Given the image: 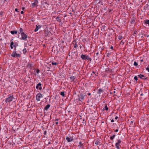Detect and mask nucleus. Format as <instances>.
I'll return each instance as SVG.
<instances>
[{
  "label": "nucleus",
  "mask_w": 149,
  "mask_h": 149,
  "mask_svg": "<svg viewBox=\"0 0 149 149\" xmlns=\"http://www.w3.org/2000/svg\"><path fill=\"white\" fill-rule=\"evenodd\" d=\"M90 60V61H91V59L89 58V56H86V60Z\"/></svg>",
  "instance_id": "20"
},
{
  "label": "nucleus",
  "mask_w": 149,
  "mask_h": 149,
  "mask_svg": "<svg viewBox=\"0 0 149 149\" xmlns=\"http://www.w3.org/2000/svg\"><path fill=\"white\" fill-rule=\"evenodd\" d=\"M100 143L98 140H97L95 141V144L97 145H99L100 144Z\"/></svg>",
  "instance_id": "17"
},
{
  "label": "nucleus",
  "mask_w": 149,
  "mask_h": 149,
  "mask_svg": "<svg viewBox=\"0 0 149 149\" xmlns=\"http://www.w3.org/2000/svg\"><path fill=\"white\" fill-rule=\"evenodd\" d=\"M118 118V117L117 116H116L115 118V119L116 120H117V118Z\"/></svg>",
  "instance_id": "40"
},
{
  "label": "nucleus",
  "mask_w": 149,
  "mask_h": 149,
  "mask_svg": "<svg viewBox=\"0 0 149 149\" xmlns=\"http://www.w3.org/2000/svg\"><path fill=\"white\" fill-rule=\"evenodd\" d=\"M50 107V105L49 104H47V105L44 108V110L47 111L48 109Z\"/></svg>",
  "instance_id": "11"
},
{
  "label": "nucleus",
  "mask_w": 149,
  "mask_h": 149,
  "mask_svg": "<svg viewBox=\"0 0 149 149\" xmlns=\"http://www.w3.org/2000/svg\"><path fill=\"white\" fill-rule=\"evenodd\" d=\"M78 46V45L76 44H75L74 46V48H76Z\"/></svg>",
  "instance_id": "31"
},
{
  "label": "nucleus",
  "mask_w": 149,
  "mask_h": 149,
  "mask_svg": "<svg viewBox=\"0 0 149 149\" xmlns=\"http://www.w3.org/2000/svg\"><path fill=\"white\" fill-rule=\"evenodd\" d=\"M146 70H147L148 72H149V68L147 67L146 68Z\"/></svg>",
  "instance_id": "32"
},
{
  "label": "nucleus",
  "mask_w": 149,
  "mask_h": 149,
  "mask_svg": "<svg viewBox=\"0 0 149 149\" xmlns=\"http://www.w3.org/2000/svg\"><path fill=\"white\" fill-rule=\"evenodd\" d=\"M116 135L114 134L112 136H110V139L111 140H113L115 138Z\"/></svg>",
  "instance_id": "18"
},
{
  "label": "nucleus",
  "mask_w": 149,
  "mask_h": 149,
  "mask_svg": "<svg viewBox=\"0 0 149 149\" xmlns=\"http://www.w3.org/2000/svg\"><path fill=\"white\" fill-rule=\"evenodd\" d=\"M28 66L29 67H31V64H29V65H28Z\"/></svg>",
  "instance_id": "43"
},
{
  "label": "nucleus",
  "mask_w": 149,
  "mask_h": 149,
  "mask_svg": "<svg viewBox=\"0 0 149 149\" xmlns=\"http://www.w3.org/2000/svg\"><path fill=\"white\" fill-rule=\"evenodd\" d=\"M21 36L22 38V39L23 40H26L27 37V35L24 32L21 33Z\"/></svg>",
  "instance_id": "3"
},
{
  "label": "nucleus",
  "mask_w": 149,
  "mask_h": 149,
  "mask_svg": "<svg viewBox=\"0 0 149 149\" xmlns=\"http://www.w3.org/2000/svg\"><path fill=\"white\" fill-rule=\"evenodd\" d=\"M141 62H142V61H143V60H141Z\"/></svg>",
  "instance_id": "51"
},
{
  "label": "nucleus",
  "mask_w": 149,
  "mask_h": 149,
  "mask_svg": "<svg viewBox=\"0 0 149 149\" xmlns=\"http://www.w3.org/2000/svg\"><path fill=\"white\" fill-rule=\"evenodd\" d=\"M103 92V91L101 89H99L98 90L97 93L98 94H100Z\"/></svg>",
  "instance_id": "16"
},
{
  "label": "nucleus",
  "mask_w": 149,
  "mask_h": 149,
  "mask_svg": "<svg viewBox=\"0 0 149 149\" xmlns=\"http://www.w3.org/2000/svg\"><path fill=\"white\" fill-rule=\"evenodd\" d=\"M84 99V97L82 95L81 96V99L82 100H83V99Z\"/></svg>",
  "instance_id": "34"
},
{
  "label": "nucleus",
  "mask_w": 149,
  "mask_h": 149,
  "mask_svg": "<svg viewBox=\"0 0 149 149\" xmlns=\"http://www.w3.org/2000/svg\"><path fill=\"white\" fill-rule=\"evenodd\" d=\"M60 95L63 97H64L65 96V93L64 92H62L60 93Z\"/></svg>",
  "instance_id": "22"
},
{
  "label": "nucleus",
  "mask_w": 149,
  "mask_h": 149,
  "mask_svg": "<svg viewBox=\"0 0 149 149\" xmlns=\"http://www.w3.org/2000/svg\"><path fill=\"white\" fill-rule=\"evenodd\" d=\"M123 38V36L121 35H119L118 36V39L119 40H121Z\"/></svg>",
  "instance_id": "24"
},
{
  "label": "nucleus",
  "mask_w": 149,
  "mask_h": 149,
  "mask_svg": "<svg viewBox=\"0 0 149 149\" xmlns=\"http://www.w3.org/2000/svg\"><path fill=\"white\" fill-rule=\"evenodd\" d=\"M124 43V42L122 40L121 41V42H120V44L122 45H123Z\"/></svg>",
  "instance_id": "29"
},
{
  "label": "nucleus",
  "mask_w": 149,
  "mask_h": 149,
  "mask_svg": "<svg viewBox=\"0 0 149 149\" xmlns=\"http://www.w3.org/2000/svg\"><path fill=\"white\" fill-rule=\"evenodd\" d=\"M49 33V32L48 31L45 30L44 32V34L45 36H47Z\"/></svg>",
  "instance_id": "12"
},
{
  "label": "nucleus",
  "mask_w": 149,
  "mask_h": 149,
  "mask_svg": "<svg viewBox=\"0 0 149 149\" xmlns=\"http://www.w3.org/2000/svg\"><path fill=\"white\" fill-rule=\"evenodd\" d=\"M145 23L146 24H148L149 26V20H145Z\"/></svg>",
  "instance_id": "21"
},
{
  "label": "nucleus",
  "mask_w": 149,
  "mask_h": 149,
  "mask_svg": "<svg viewBox=\"0 0 149 149\" xmlns=\"http://www.w3.org/2000/svg\"><path fill=\"white\" fill-rule=\"evenodd\" d=\"M141 95V96H142V95H143V93H141V95Z\"/></svg>",
  "instance_id": "49"
},
{
  "label": "nucleus",
  "mask_w": 149,
  "mask_h": 149,
  "mask_svg": "<svg viewBox=\"0 0 149 149\" xmlns=\"http://www.w3.org/2000/svg\"><path fill=\"white\" fill-rule=\"evenodd\" d=\"M43 97L41 93H38L36 96V100L37 101H39L40 100V99Z\"/></svg>",
  "instance_id": "2"
},
{
  "label": "nucleus",
  "mask_w": 149,
  "mask_h": 149,
  "mask_svg": "<svg viewBox=\"0 0 149 149\" xmlns=\"http://www.w3.org/2000/svg\"><path fill=\"white\" fill-rule=\"evenodd\" d=\"M88 95H91V93H88Z\"/></svg>",
  "instance_id": "47"
},
{
  "label": "nucleus",
  "mask_w": 149,
  "mask_h": 149,
  "mask_svg": "<svg viewBox=\"0 0 149 149\" xmlns=\"http://www.w3.org/2000/svg\"><path fill=\"white\" fill-rule=\"evenodd\" d=\"M10 47L11 49H13V45H10Z\"/></svg>",
  "instance_id": "42"
},
{
  "label": "nucleus",
  "mask_w": 149,
  "mask_h": 149,
  "mask_svg": "<svg viewBox=\"0 0 149 149\" xmlns=\"http://www.w3.org/2000/svg\"><path fill=\"white\" fill-rule=\"evenodd\" d=\"M104 108L105 109V110L106 111L108 110V108L107 106V105L105 106Z\"/></svg>",
  "instance_id": "26"
},
{
  "label": "nucleus",
  "mask_w": 149,
  "mask_h": 149,
  "mask_svg": "<svg viewBox=\"0 0 149 149\" xmlns=\"http://www.w3.org/2000/svg\"><path fill=\"white\" fill-rule=\"evenodd\" d=\"M75 79V77L74 76H72L70 77V81L72 82Z\"/></svg>",
  "instance_id": "10"
},
{
  "label": "nucleus",
  "mask_w": 149,
  "mask_h": 149,
  "mask_svg": "<svg viewBox=\"0 0 149 149\" xmlns=\"http://www.w3.org/2000/svg\"><path fill=\"white\" fill-rule=\"evenodd\" d=\"M138 65V63H137V62H136V61H134V66H137V65Z\"/></svg>",
  "instance_id": "25"
},
{
  "label": "nucleus",
  "mask_w": 149,
  "mask_h": 149,
  "mask_svg": "<svg viewBox=\"0 0 149 149\" xmlns=\"http://www.w3.org/2000/svg\"><path fill=\"white\" fill-rule=\"evenodd\" d=\"M52 64L53 65H56L57 64L56 62H52Z\"/></svg>",
  "instance_id": "28"
},
{
  "label": "nucleus",
  "mask_w": 149,
  "mask_h": 149,
  "mask_svg": "<svg viewBox=\"0 0 149 149\" xmlns=\"http://www.w3.org/2000/svg\"><path fill=\"white\" fill-rule=\"evenodd\" d=\"M86 56L85 55L82 54L81 56V58L83 60H85L86 57Z\"/></svg>",
  "instance_id": "13"
},
{
  "label": "nucleus",
  "mask_w": 149,
  "mask_h": 149,
  "mask_svg": "<svg viewBox=\"0 0 149 149\" xmlns=\"http://www.w3.org/2000/svg\"><path fill=\"white\" fill-rule=\"evenodd\" d=\"M79 144L80 145H81V146H82L83 145V144L81 142H80L79 143Z\"/></svg>",
  "instance_id": "36"
},
{
  "label": "nucleus",
  "mask_w": 149,
  "mask_h": 149,
  "mask_svg": "<svg viewBox=\"0 0 149 149\" xmlns=\"http://www.w3.org/2000/svg\"><path fill=\"white\" fill-rule=\"evenodd\" d=\"M58 124V122L57 121V122H56V125H57Z\"/></svg>",
  "instance_id": "45"
},
{
  "label": "nucleus",
  "mask_w": 149,
  "mask_h": 149,
  "mask_svg": "<svg viewBox=\"0 0 149 149\" xmlns=\"http://www.w3.org/2000/svg\"><path fill=\"white\" fill-rule=\"evenodd\" d=\"M134 79L136 81H137V80H138V79H137V76H135L134 77Z\"/></svg>",
  "instance_id": "27"
},
{
  "label": "nucleus",
  "mask_w": 149,
  "mask_h": 149,
  "mask_svg": "<svg viewBox=\"0 0 149 149\" xmlns=\"http://www.w3.org/2000/svg\"><path fill=\"white\" fill-rule=\"evenodd\" d=\"M22 32H24L23 29L22 28H20L19 29L18 33L19 34H21V33H22Z\"/></svg>",
  "instance_id": "15"
},
{
  "label": "nucleus",
  "mask_w": 149,
  "mask_h": 149,
  "mask_svg": "<svg viewBox=\"0 0 149 149\" xmlns=\"http://www.w3.org/2000/svg\"><path fill=\"white\" fill-rule=\"evenodd\" d=\"M148 68H149V65H148Z\"/></svg>",
  "instance_id": "54"
},
{
  "label": "nucleus",
  "mask_w": 149,
  "mask_h": 149,
  "mask_svg": "<svg viewBox=\"0 0 149 149\" xmlns=\"http://www.w3.org/2000/svg\"><path fill=\"white\" fill-rule=\"evenodd\" d=\"M118 129H116L115 130V132H117L118 131Z\"/></svg>",
  "instance_id": "38"
},
{
  "label": "nucleus",
  "mask_w": 149,
  "mask_h": 149,
  "mask_svg": "<svg viewBox=\"0 0 149 149\" xmlns=\"http://www.w3.org/2000/svg\"><path fill=\"white\" fill-rule=\"evenodd\" d=\"M23 52L24 54H25L27 52V50H26V48L24 49L23 50Z\"/></svg>",
  "instance_id": "23"
},
{
  "label": "nucleus",
  "mask_w": 149,
  "mask_h": 149,
  "mask_svg": "<svg viewBox=\"0 0 149 149\" xmlns=\"http://www.w3.org/2000/svg\"><path fill=\"white\" fill-rule=\"evenodd\" d=\"M148 2L149 3V0H148Z\"/></svg>",
  "instance_id": "53"
},
{
  "label": "nucleus",
  "mask_w": 149,
  "mask_h": 149,
  "mask_svg": "<svg viewBox=\"0 0 149 149\" xmlns=\"http://www.w3.org/2000/svg\"><path fill=\"white\" fill-rule=\"evenodd\" d=\"M73 139L72 137L70 136V137H66V140H67L68 142H70L73 140Z\"/></svg>",
  "instance_id": "6"
},
{
  "label": "nucleus",
  "mask_w": 149,
  "mask_h": 149,
  "mask_svg": "<svg viewBox=\"0 0 149 149\" xmlns=\"http://www.w3.org/2000/svg\"><path fill=\"white\" fill-rule=\"evenodd\" d=\"M46 131H45V132H44V134H45L46 133Z\"/></svg>",
  "instance_id": "48"
},
{
  "label": "nucleus",
  "mask_w": 149,
  "mask_h": 149,
  "mask_svg": "<svg viewBox=\"0 0 149 149\" xmlns=\"http://www.w3.org/2000/svg\"><path fill=\"white\" fill-rule=\"evenodd\" d=\"M14 44V43L13 42V41H12L11 42V43H10V45H13Z\"/></svg>",
  "instance_id": "33"
},
{
  "label": "nucleus",
  "mask_w": 149,
  "mask_h": 149,
  "mask_svg": "<svg viewBox=\"0 0 149 149\" xmlns=\"http://www.w3.org/2000/svg\"><path fill=\"white\" fill-rule=\"evenodd\" d=\"M121 142V140L120 139H119L118 140V142L116 143L115 144L116 146H120V143Z\"/></svg>",
  "instance_id": "8"
},
{
  "label": "nucleus",
  "mask_w": 149,
  "mask_h": 149,
  "mask_svg": "<svg viewBox=\"0 0 149 149\" xmlns=\"http://www.w3.org/2000/svg\"><path fill=\"white\" fill-rule=\"evenodd\" d=\"M10 33L13 35L14 34H17V31H10Z\"/></svg>",
  "instance_id": "14"
},
{
  "label": "nucleus",
  "mask_w": 149,
  "mask_h": 149,
  "mask_svg": "<svg viewBox=\"0 0 149 149\" xmlns=\"http://www.w3.org/2000/svg\"><path fill=\"white\" fill-rule=\"evenodd\" d=\"M25 9V8L24 7H22V10H24Z\"/></svg>",
  "instance_id": "46"
},
{
  "label": "nucleus",
  "mask_w": 149,
  "mask_h": 149,
  "mask_svg": "<svg viewBox=\"0 0 149 149\" xmlns=\"http://www.w3.org/2000/svg\"><path fill=\"white\" fill-rule=\"evenodd\" d=\"M15 10L16 11H17V12H19V11H18V9L17 8H15Z\"/></svg>",
  "instance_id": "35"
},
{
  "label": "nucleus",
  "mask_w": 149,
  "mask_h": 149,
  "mask_svg": "<svg viewBox=\"0 0 149 149\" xmlns=\"http://www.w3.org/2000/svg\"><path fill=\"white\" fill-rule=\"evenodd\" d=\"M40 71V70L38 69L36 71V73L37 74H38L39 73Z\"/></svg>",
  "instance_id": "30"
},
{
  "label": "nucleus",
  "mask_w": 149,
  "mask_h": 149,
  "mask_svg": "<svg viewBox=\"0 0 149 149\" xmlns=\"http://www.w3.org/2000/svg\"><path fill=\"white\" fill-rule=\"evenodd\" d=\"M117 149H120L119 146H116Z\"/></svg>",
  "instance_id": "37"
},
{
  "label": "nucleus",
  "mask_w": 149,
  "mask_h": 149,
  "mask_svg": "<svg viewBox=\"0 0 149 149\" xmlns=\"http://www.w3.org/2000/svg\"><path fill=\"white\" fill-rule=\"evenodd\" d=\"M138 76L139 77L140 79H142L143 77H144V76L142 74H140L138 75Z\"/></svg>",
  "instance_id": "19"
},
{
  "label": "nucleus",
  "mask_w": 149,
  "mask_h": 149,
  "mask_svg": "<svg viewBox=\"0 0 149 149\" xmlns=\"http://www.w3.org/2000/svg\"><path fill=\"white\" fill-rule=\"evenodd\" d=\"M113 46H111V47L110 48H111V49H113Z\"/></svg>",
  "instance_id": "44"
},
{
  "label": "nucleus",
  "mask_w": 149,
  "mask_h": 149,
  "mask_svg": "<svg viewBox=\"0 0 149 149\" xmlns=\"http://www.w3.org/2000/svg\"><path fill=\"white\" fill-rule=\"evenodd\" d=\"M15 99L14 97L13 96H10L9 97L6 98L5 100L6 103L12 101Z\"/></svg>",
  "instance_id": "1"
},
{
  "label": "nucleus",
  "mask_w": 149,
  "mask_h": 149,
  "mask_svg": "<svg viewBox=\"0 0 149 149\" xmlns=\"http://www.w3.org/2000/svg\"><path fill=\"white\" fill-rule=\"evenodd\" d=\"M24 13V12L23 11H22L21 12V14H23Z\"/></svg>",
  "instance_id": "41"
},
{
  "label": "nucleus",
  "mask_w": 149,
  "mask_h": 149,
  "mask_svg": "<svg viewBox=\"0 0 149 149\" xmlns=\"http://www.w3.org/2000/svg\"><path fill=\"white\" fill-rule=\"evenodd\" d=\"M111 122H112V123H113L114 122V121L113 120V119H112L111 120Z\"/></svg>",
  "instance_id": "39"
},
{
  "label": "nucleus",
  "mask_w": 149,
  "mask_h": 149,
  "mask_svg": "<svg viewBox=\"0 0 149 149\" xmlns=\"http://www.w3.org/2000/svg\"><path fill=\"white\" fill-rule=\"evenodd\" d=\"M41 28V26L40 25H36V27L35 28L34 31L36 32L38 31V29Z\"/></svg>",
  "instance_id": "9"
},
{
  "label": "nucleus",
  "mask_w": 149,
  "mask_h": 149,
  "mask_svg": "<svg viewBox=\"0 0 149 149\" xmlns=\"http://www.w3.org/2000/svg\"><path fill=\"white\" fill-rule=\"evenodd\" d=\"M41 84L40 83L38 84L36 86V88L37 89H38L40 90L42 89Z\"/></svg>",
  "instance_id": "7"
},
{
  "label": "nucleus",
  "mask_w": 149,
  "mask_h": 149,
  "mask_svg": "<svg viewBox=\"0 0 149 149\" xmlns=\"http://www.w3.org/2000/svg\"><path fill=\"white\" fill-rule=\"evenodd\" d=\"M20 56V54H17L15 52H13L11 55V56L14 57H19Z\"/></svg>",
  "instance_id": "4"
},
{
  "label": "nucleus",
  "mask_w": 149,
  "mask_h": 149,
  "mask_svg": "<svg viewBox=\"0 0 149 149\" xmlns=\"http://www.w3.org/2000/svg\"><path fill=\"white\" fill-rule=\"evenodd\" d=\"M55 120H56V121H58V119H56Z\"/></svg>",
  "instance_id": "50"
},
{
  "label": "nucleus",
  "mask_w": 149,
  "mask_h": 149,
  "mask_svg": "<svg viewBox=\"0 0 149 149\" xmlns=\"http://www.w3.org/2000/svg\"><path fill=\"white\" fill-rule=\"evenodd\" d=\"M38 0H35L34 3L32 4V8H34L38 6Z\"/></svg>",
  "instance_id": "5"
},
{
  "label": "nucleus",
  "mask_w": 149,
  "mask_h": 149,
  "mask_svg": "<svg viewBox=\"0 0 149 149\" xmlns=\"http://www.w3.org/2000/svg\"><path fill=\"white\" fill-rule=\"evenodd\" d=\"M93 73L94 74L95 73L94 71L93 72Z\"/></svg>",
  "instance_id": "52"
}]
</instances>
